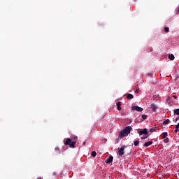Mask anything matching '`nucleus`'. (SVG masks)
<instances>
[{"label":"nucleus","mask_w":179,"mask_h":179,"mask_svg":"<svg viewBox=\"0 0 179 179\" xmlns=\"http://www.w3.org/2000/svg\"><path fill=\"white\" fill-rule=\"evenodd\" d=\"M131 129H132V127H131V126H127L122 131L120 132L119 137L124 138V136H127V135H129V134H131Z\"/></svg>","instance_id":"1"},{"label":"nucleus","mask_w":179,"mask_h":179,"mask_svg":"<svg viewBox=\"0 0 179 179\" xmlns=\"http://www.w3.org/2000/svg\"><path fill=\"white\" fill-rule=\"evenodd\" d=\"M75 140H71V138H66V141H64V145H69L70 148H75V145H76V139H78V136L74 137Z\"/></svg>","instance_id":"2"},{"label":"nucleus","mask_w":179,"mask_h":179,"mask_svg":"<svg viewBox=\"0 0 179 179\" xmlns=\"http://www.w3.org/2000/svg\"><path fill=\"white\" fill-rule=\"evenodd\" d=\"M126 148V145H123L120 148H118L119 156H124V150H125Z\"/></svg>","instance_id":"3"},{"label":"nucleus","mask_w":179,"mask_h":179,"mask_svg":"<svg viewBox=\"0 0 179 179\" xmlns=\"http://www.w3.org/2000/svg\"><path fill=\"white\" fill-rule=\"evenodd\" d=\"M140 136H142L143 135H149V132L148 131V129H141L138 132Z\"/></svg>","instance_id":"4"},{"label":"nucleus","mask_w":179,"mask_h":179,"mask_svg":"<svg viewBox=\"0 0 179 179\" xmlns=\"http://www.w3.org/2000/svg\"><path fill=\"white\" fill-rule=\"evenodd\" d=\"M131 110L133 111H138V113H141L143 111V108L139 106H132Z\"/></svg>","instance_id":"5"},{"label":"nucleus","mask_w":179,"mask_h":179,"mask_svg":"<svg viewBox=\"0 0 179 179\" xmlns=\"http://www.w3.org/2000/svg\"><path fill=\"white\" fill-rule=\"evenodd\" d=\"M151 108L154 113H156V111L157 110V106H156V104H155V103H152V104H151Z\"/></svg>","instance_id":"6"},{"label":"nucleus","mask_w":179,"mask_h":179,"mask_svg":"<svg viewBox=\"0 0 179 179\" xmlns=\"http://www.w3.org/2000/svg\"><path fill=\"white\" fill-rule=\"evenodd\" d=\"M153 143V141H150L148 142H146L144 143V146L145 148H149V146H150V145H152Z\"/></svg>","instance_id":"7"},{"label":"nucleus","mask_w":179,"mask_h":179,"mask_svg":"<svg viewBox=\"0 0 179 179\" xmlns=\"http://www.w3.org/2000/svg\"><path fill=\"white\" fill-rule=\"evenodd\" d=\"M113 156H109L108 158L106 159V162L110 164L113 162Z\"/></svg>","instance_id":"8"},{"label":"nucleus","mask_w":179,"mask_h":179,"mask_svg":"<svg viewBox=\"0 0 179 179\" xmlns=\"http://www.w3.org/2000/svg\"><path fill=\"white\" fill-rule=\"evenodd\" d=\"M168 136L169 134L167 133H163L162 134H161V139H166Z\"/></svg>","instance_id":"9"},{"label":"nucleus","mask_w":179,"mask_h":179,"mask_svg":"<svg viewBox=\"0 0 179 179\" xmlns=\"http://www.w3.org/2000/svg\"><path fill=\"white\" fill-rule=\"evenodd\" d=\"M157 129V127H151L150 129V132H155V131H156V130Z\"/></svg>","instance_id":"10"},{"label":"nucleus","mask_w":179,"mask_h":179,"mask_svg":"<svg viewBox=\"0 0 179 179\" xmlns=\"http://www.w3.org/2000/svg\"><path fill=\"white\" fill-rule=\"evenodd\" d=\"M169 59H171V61H174V58H175L174 55L173 54L169 55Z\"/></svg>","instance_id":"11"},{"label":"nucleus","mask_w":179,"mask_h":179,"mask_svg":"<svg viewBox=\"0 0 179 179\" xmlns=\"http://www.w3.org/2000/svg\"><path fill=\"white\" fill-rule=\"evenodd\" d=\"M127 98L129 99H134V95H132V94H128Z\"/></svg>","instance_id":"12"},{"label":"nucleus","mask_w":179,"mask_h":179,"mask_svg":"<svg viewBox=\"0 0 179 179\" xmlns=\"http://www.w3.org/2000/svg\"><path fill=\"white\" fill-rule=\"evenodd\" d=\"M117 110H119V111H120V110H121V102H117Z\"/></svg>","instance_id":"13"},{"label":"nucleus","mask_w":179,"mask_h":179,"mask_svg":"<svg viewBox=\"0 0 179 179\" xmlns=\"http://www.w3.org/2000/svg\"><path fill=\"white\" fill-rule=\"evenodd\" d=\"M169 122H170V120L166 119V120L163 122V124H164V125H167V124H169Z\"/></svg>","instance_id":"14"},{"label":"nucleus","mask_w":179,"mask_h":179,"mask_svg":"<svg viewBox=\"0 0 179 179\" xmlns=\"http://www.w3.org/2000/svg\"><path fill=\"white\" fill-rule=\"evenodd\" d=\"M173 113H174V114H176V115H179V108L176 109Z\"/></svg>","instance_id":"15"},{"label":"nucleus","mask_w":179,"mask_h":179,"mask_svg":"<svg viewBox=\"0 0 179 179\" xmlns=\"http://www.w3.org/2000/svg\"><path fill=\"white\" fill-rule=\"evenodd\" d=\"M134 146H138L139 145V140H136L134 143Z\"/></svg>","instance_id":"16"},{"label":"nucleus","mask_w":179,"mask_h":179,"mask_svg":"<svg viewBox=\"0 0 179 179\" xmlns=\"http://www.w3.org/2000/svg\"><path fill=\"white\" fill-rule=\"evenodd\" d=\"M97 153L96 152V151H92V157H96Z\"/></svg>","instance_id":"17"},{"label":"nucleus","mask_w":179,"mask_h":179,"mask_svg":"<svg viewBox=\"0 0 179 179\" xmlns=\"http://www.w3.org/2000/svg\"><path fill=\"white\" fill-rule=\"evenodd\" d=\"M147 138H149V134L141 136V139H146Z\"/></svg>","instance_id":"18"},{"label":"nucleus","mask_w":179,"mask_h":179,"mask_svg":"<svg viewBox=\"0 0 179 179\" xmlns=\"http://www.w3.org/2000/svg\"><path fill=\"white\" fill-rule=\"evenodd\" d=\"M142 118H143V121H145V120H146L148 118V115H142Z\"/></svg>","instance_id":"19"},{"label":"nucleus","mask_w":179,"mask_h":179,"mask_svg":"<svg viewBox=\"0 0 179 179\" xmlns=\"http://www.w3.org/2000/svg\"><path fill=\"white\" fill-rule=\"evenodd\" d=\"M169 138L166 137L164 138V143H169Z\"/></svg>","instance_id":"20"},{"label":"nucleus","mask_w":179,"mask_h":179,"mask_svg":"<svg viewBox=\"0 0 179 179\" xmlns=\"http://www.w3.org/2000/svg\"><path fill=\"white\" fill-rule=\"evenodd\" d=\"M164 30L166 33H169V31H170V29L169 27H165Z\"/></svg>","instance_id":"21"},{"label":"nucleus","mask_w":179,"mask_h":179,"mask_svg":"<svg viewBox=\"0 0 179 179\" xmlns=\"http://www.w3.org/2000/svg\"><path fill=\"white\" fill-rule=\"evenodd\" d=\"M178 120H179L178 117L175 118V119H173V122H177V121H178Z\"/></svg>","instance_id":"22"},{"label":"nucleus","mask_w":179,"mask_h":179,"mask_svg":"<svg viewBox=\"0 0 179 179\" xmlns=\"http://www.w3.org/2000/svg\"><path fill=\"white\" fill-rule=\"evenodd\" d=\"M174 132H175L176 134H177V132H178V128L176 127V129H175Z\"/></svg>","instance_id":"23"},{"label":"nucleus","mask_w":179,"mask_h":179,"mask_svg":"<svg viewBox=\"0 0 179 179\" xmlns=\"http://www.w3.org/2000/svg\"><path fill=\"white\" fill-rule=\"evenodd\" d=\"M55 152H59V148H56L55 149Z\"/></svg>","instance_id":"24"},{"label":"nucleus","mask_w":179,"mask_h":179,"mask_svg":"<svg viewBox=\"0 0 179 179\" xmlns=\"http://www.w3.org/2000/svg\"><path fill=\"white\" fill-rule=\"evenodd\" d=\"M135 93H139V89L136 90Z\"/></svg>","instance_id":"25"},{"label":"nucleus","mask_w":179,"mask_h":179,"mask_svg":"<svg viewBox=\"0 0 179 179\" xmlns=\"http://www.w3.org/2000/svg\"><path fill=\"white\" fill-rule=\"evenodd\" d=\"M173 99H177V96H176V95H173Z\"/></svg>","instance_id":"26"},{"label":"nucleus","mask_w":179,"mask_h":179,"mask_svg":"<svg viewBox=\"0 0 179 179\" xmlns=\"http://www.w3.org/2000/svg\"><path fill=\"white\" fill-rule=\"evenodd\" d=\"M176 128H179V123L176 125Z\"/></svg>","instance_id":"27"}]
</instances>
